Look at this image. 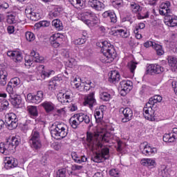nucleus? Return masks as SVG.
Segmentation results:
<instances>
[{"mask_svg": "<svg viewBox=\"0 0 177 177\" xmlns=\"http://www.w3.org/2000/svg\"><path fill=\"white\" fill-rule=\"evenodd\" d=\"M110 140V133H106L104 130L97 133H87L86 143L89 149L93 151L96 150L100 151L92 157L91 160L94 162H102L103 158L109 160L110 157V150L107 147H103V143H109Z\"/></svg>", "mask_w": 177, "mask_h": 177, "instance_id": "nucleus-1", "label": "nucleus"}, {"mask_svg": "<svg viewBox=\"0 0 177 177\" xmlns=\"http://www.w3.org/2000/svg\"><path fill=\"white\" fill-rule=\"evenodd\" d=\"M101 52L102 55L100 60L102 63H111L115 59V50L111 44L107 41L101 43Z\"/></svg>", "mask_w": 177, "mask_h": 177, "instance_id": "nucleus-2", "label": "nucleus"}, {"mask_svg": "<svg viewBox=\"0 0 177 177\" xmlns=\"http://www.w3.org/2000/svg\"><path fill=\"white\" fill-rule=\"evenodd\" d=\"M50 133L53 138L63 139L68 135V127L64 123L55 122L50 127Z\"/></svg>", "mask_w": 177, "mask_h": 177, "instance_id": "nucleus-3", "label": "nucleus"}, {"mask_svg": "<svg viewBox=\"0 0 177 177\" xmlns=\"http://www.w3.org/2000/svg\"><path fill=\"white\" fill-rule=\"evenodd\" d=\"M81 20L88 27H93L99 23V17L91 10L84 11L81 13Z\"/></svg>", "mask_w": 177, "mask_h": 177, "instance_id": "nucleus-4", "label": "nucleus"}, {"mask_svg": "<svg viewBox=\"0 0 177 177\" xmlns=\"http://www.w3.org/2000/svg\"><path fill=\"white\" fill-rule=\"evenodd\" d=\"M6 125L10 131H13L17 128L19 125L17 116L13 113H8L6 115Z\"/></svg>", "mask_w": 177, "mask_h": 177, "instance_id": "nucleus-5", "label": "nucleus"}, {"mask_svg": "<svg viewBox=\"0 0 177 177\" xmlns=\"http://www.w3.org/2000/svg\"><path fill=\"white\" fill-rule=\"evenodd\" d=\"M29 142L31 147L35 149V150H38L42 147L39 132L36 129L32 131Z\"/></svg>", "mask_w": 177, "mask_h": 177, "instance_id": "nucleus-6", "label": "nucleus"}, {"mask_svg": "<svg viewBox=\"0 0 177 177\" xmlns=\"http://www.w3.org/2000/svg\"><path fill=\"white\" fill-rule=\"evenodd\" d=\"M140 150L145 156H153L157 153V148L151 147L147 142L140 145Z\"/></svg>", "mask_w": 177, "mask_h": 177, "instance_id": "nucleus-7", "label": "nucleus"}, {"mask_svg": "<svg viewBox=\"0 0 177 177\" xmlns=\"http://www.w3.org/2000/svg\"><path fill=\"white\" fill-rule=\"evenodd\" d=\"M154 106L153 105H150V104L147 103L143 109V115L145 120H148L149 121H155L156 115L154 114Z\"/></svg>", "mask_w": 177, "mask_h": 177, "instance_id": "nucleus-8", "label": "nucleus"}, {"mask_svg": "<svg viewBox=\"0 0 177 177\" xmlns=\"http://www.w3.org/2000/svg\"><path fill=\"white\" fill-rule=\"evenodd\" d=\"M132 85L133 83L131 82V80H124L120 82V93L122 96H125L127 93H129V92H131V90L132 89Z\"/></svg>", "mask_w": 177, "mask_h": 177, "instance_id": "nucleus-9", "label": "nucleus"}, {"mask_svg": "<svg viewBox=\"0 0 177 177\" xmlns=\"http://www.w3.org/2000/svg\"><path fill=\"white\" fill-rule=\"evenodd\" d=\"M120 114H123L124 118L122 119V122H128L132 120L133 117V111L131 108H120L119 110Z\"/></svg>", "mask_w": 177, "mask_h": 177, "instance_id": "nucleus-10", "label": "nucleus"}, {"mask_svg": "<svg viewBox=\"0 0 177 177\" xmlns=\"http://www.w3.org/2000/svg\"><path fill=\"white\" fill-rule=\"evenodd\" d=\"M177 139V128H173L171 132L163 136V141L166 143H174Z\"/></svg>", "mask_w": 177, "mask_h": 177, "instance_id": "nucleus-11", "label": "nucleus"}, {"mask_svg": "<svg viewBox=\"0 0 177 177\" xmlns=\"http://www.w3.org/2000/svg\"><path fill=\"white\" fill-rule=\"evenodd\" d=\"M171 3L169 1H166L165 3H162L159 8V13L162 16H169L170 15H172V12H171Z\"/></svg>", "mask_w": 177, "mask_h": 177, "instance_id": "nucleus-12", "label": "nucleus"}, {"mask_svg": "<svg viewBox=\"0 0 177 177\" xmlns=\"http://www.w3.org/2000/svg\"><path fill=\"white\" fill-rule=\"evenodd\" d=\"M164 67L157 64H151L147 68L148 74H161L164 73Z\"/></svg>", "mask_w": 177, "mask_h": 177, "instance_id": "nucleus-13", "label": "nucleus"}, {"mask_svg": "<svg viewBox=\"0 0 177 177\" xmlns=\"http://www.w3.org/2000/svg\"><path fill=\"white\" fill-rule=\"evenodd\" d=\"M4 164V168L6 169H12V168H16L19 165V161L13 157H6Z\"/></svg>", "mask_w": 177, "mask_h": 177, "instance_id": "nucleus-14", "label": "nucleus"}, {"mask_svg": "<svg viewBox=\"0 0 177 177\" xmlns=\"http://www.w3.org/2000/svg\"><path fill=\"white\" fill-rule=\"evenodd\" d=\"M84 106H88L90 109H92L94 106L97 104L96 102V99H95V93H91L84 97V101L83 102Z\"/></svg>", "mask_w": 177, "mask_h": 177, "instance_id": "nucleus-15", "label": "nucleus"}, {"mask_svg": "<svg viewBox=\"0 0 177 177\" xmlns=\"http://www.w3.org/2000/svg\"><path fill=\"white\" fill-rule=\"evenodd\" d=\"M88 6L94 9V10H97V12H100L104 9V4L98 0H89L88 3Z\"/></svg>", "mask_w": 177, "mask_h": 177, "instance_id": "nucleus-16", "label": "nucleus"}, {"mask_svg": "<svg viewBox=\"0 0 177 177\" xmlns=\"http://www.w3.org/2000/svg\"><path fill=\"white\" fill-rule=\"evenodd\" d=\"M165 24L168 27H176L177 26V17L170 14L165 17Z\"/></svg>", "mask_w": 177, "mask_h": 177, "instance_id": "nucleus-17", "label": "nucleus"}, {"mask_svg": "<svg viewBox=\"0 0 177 177\" xmlns=\"http://www.w3.org/2000/svg\"><path fill=\"white\" fill-rule=\"evenodd\" d=\"M62 37H60V34L59 33L54 34L50 37V44L53 48H59L60 44H62Z\"/></svg>", "mask_w": 177, "mask_h": 177, "instance_id": "nucleus-18", "label": "nucleus"}, {"mask_svg": "<svg viewBox=\"0 0 177 177\" xmlns=\"http://www.w3.org/2000/svg\"><path fill=\"white\" fill-rule=\"evenodd\" d=\"M62 80V75H58L57 76L53 77L48 84V89L50 91H55L57 86V82H60Z\"/></svg>", "mask_w": 177, "mask_h": 177, "instance_id": "nucleus-19", "label": "nucleus"}, {"mask_svg": "<svg viewBox=\"0 0 177 177\" xmlns=\"http://www.w3.org/2000/svg\"><path fill=\"white\" fill-rule=\"evenodd\" d=\"M25 13L26 16H28V17H30V20H32V21H37L39 20V19H41L39 13L35 12L28 8L25 10Z\"/></svg>", "mask_w": 177, "mask_h": 177, "instance_id": "nucleus-20", "label": "nucleus"}, {"mask_svg": "<svg viewBox=\"0 0 177 177\" xmlns=\"http://www.w3.org/2000/svg\"><path fill=\"white\" fill-rule=\"evenodd\" d=\"M7 56L12 57L14 62H21L23 60V55H21L20 51H8Z\"/></svg>", "mask_w": 177, "mask_h": 177, "instance_id": "nucleus-21", "label": "nucleus"}, {"mask_svg": "<svg viewBox=\"0 0 177 177\" xmlns=\"http://www.w3.org/2000/svg\"><path fill=\"white\" fill-rule=\"evenodd\" d=\"M57 100L59 101L60 103H70L71 100V95H68L66 93L59 92L57 95Z\"/></svg>", "mask_w": 177, "mask_h": 177, "instance_id": "nucleus-22", "label": "nucleus"}, {"mask_svg": "<svg viewBox=\"0 0 177 177\" xmlns=\"http://www.w3.org/2000/svg\"><path fill=\"white\" fill-rule=\"evenodd\" d=\"M69 122L73 128V129H77V127H80V124H81V120L80 119V116L78 113H76L73 115L69 120Z\"/></svg>", "mask_w": 177, "mask_h": 177, "instance_id": "nucleus-23", "label": "nucleus"}, {"mask_svg": "<svg viewBox=\"0 0 177 177\" xmlns=\"http://www.w3.org/2000/svg\"><path fill=\"white\" fill-rule=\"evenodd\" d=\"M141 165L144 167H148V168H154L157 163L156 160L153 158H143L140 161Z\"/></svg>", "mask_w": 177, "mask_h": 177, "instance_id": "nucleus-24", "label": "nucleus"}, {"mask_svg": "<svg viewBox=\"0 0 177 177\" xmlns=\"http://www.w3.org/2000/svg\"><path fill=\"white\" fill-rule=\"evenodd\" d=\"M167 60L171 71L177 73V58L174 56H169Z\"/></svg>", "mask_w": 177, "mask_h": 177, "instance_id": "nucleus-25", "label": "nucleus"}, {"mask_svg": "<svg viewBox=\"0 0 177 177\" xmlns=\"http://www.w3.org/2000/svg\"><path fill=\"white\" fill-rule=\"evenodd\" d=\"M104 111L103 106H100L99 109H95L94 113V117L95 118L96 122H101L103 120Z\"/></svg>", "mask_w": 177, "mask_h": 177, "instance_id": "nucleus-26", "label": "nucleus"}, {"mask_svg": "<svg viewBox=\"0 0 177 177\" xmlns=\"http://www.w3.org/2000/svg\"><path fill=\"white\" fill-rule=\"evenodd\" d=\"M8 82V71L5 69L0 71V85L1 86H5Z\"/></svg>", "mask_w": 177, "mask_h": 177, "instance_id": "nucleus-27", "label": "nucleus"}, {"mask_svg": "<svg viewBox=\"0 0 177 177\" xmlns=\"http://www.w3.org/2000/svg\"><path fill=\"white\" fill-rule=\"evenodd\" d=\"M120 73L117 71H112L109 74V82L112 84H115L120 81Z\"/></svg>", "mask_w": 177, "mask_h": 177, "instance_id": "nucleus-28", "label": "nucleus"}, {"mask_svg": "<svg viewBox=\"0 0 177 177\" xmlns=\"http://www.w3.org/2000/svg\"><path fill=\"white\" fill-rule=\"evenodd\" d=\"M41 107H43L46 113H50L55 110V104L52 102L46 101L41 104Z\"/></svg>", "mask_w": 177, "mask_h": 177, "instance_id": "nucleus-29", "label": "nucleus"}, {"mask_svg": "<svg viewBox=\"0 0 177 177\" xmlns=\"http://www.w3.org/2000/svg\"><path fill=\"white\" fill-rule=\"evenodd\" d=\"M162 101V97L160 95H156L153 97H151L147 102L148 104L153 106V107L156 106V103H161Z\"/></svg>", "mask_w": 177, "mask_h": 177, "instance_id": "nucleus-30", "label": "nucleus"}, {"mask_svg": "<svg viewBox=\"0 0 177 177\" xmlns=\"http://www.w3.org/2000/svg\"><path fill=\"white\" fill-rule=\"evenodd\" d=\"M10 102L15 107H19L20 104H21V100L20 99V97L19 95H17L16 94H14L13 95L10 96Z\"/></svg>", "mask_w": 177, "mask_h": 177, "instance_id": "nucleus-31", "label": "nucleus"}, {"mask_svg": "<svg viewBox=\"0 0 177 177\" xmlns=\"http://www.w3.org/2000/svg\"><path fill=\"white\" fill-rule=\"evenodd\" d=\"M30 56L33 57V60L36 63H42L44 60V57L39 56V53H37L35 50H32L30 53Z\"/></svg>", "mask_w": 177, "mask_h": 177, "instance_id": "nucleus-32", "label": "nucleus"}, {"mask_svg": "<svg viewBox=\"0 0 177 177\" xmlns=\"http://www.w3.org/2000/svg\"><path fill=\"white\" fill-rule=\"evenodd\" d=\"M77 114L80 119V122H84L85 124H89L91 122V117L88 114L84 113H79Z\"/></svg>", "mask_w": 177, "mask_h": 177, "instance_id": "nucleus-33", "label": "nucleus"}, {"mask_svg": "<svg viewBox=\"0 0 177 177\" xmlns=\"http://www.w3.org/2000/svg\"><path fill=\"white\" fill-rule=\"evenodd\" d=\"M114 35H120L122 38H128L129 37V32L124 29H118L115 30Z\"/></svg>", "mask_w": 177, "mask_h": 177, "instance_id": "nucleus-34", "label": "nucleus"}, {"mask_svg": "<svg viewBox=\"0 0 177 177\" xmlns=\"http://www.w3.org/2000/svg\"><path fill=\"white\" fill-rule=\"evenodd\" d=\"M85 1L86 0H69V2L75 8H82V6H85Z\"/></svg>", "mask_w": 177, "mask_h": 177, "instance_id": "nucleus-35", "label": "nucleus"}, {"mask_svg": "<svg viewBox=\"0 0 177 177\" xmlns=\"http://www.w3.org/2000/svg\"><path fill=\"white\" fill-rule=\"evenodd\" d=\"M63 12V8H55L53 11H51L49 13V16L50 19H53V17H58L59 15H62Z\"/></svg>", "mask_w": 177, "mask_h": 177, "instance_id": "nucleus-36", "label": "nucleus"}, {"mask_svg": "<svg viewBox=\"0 0 177 177\" xmlns=\"http://www.w3.org/2000/svg\"><path fill=\"white\" fill-rule=\"evenodd\" d=\"M41 100H44V91H39L37 95H34V103L38 104V103H41Z\"/></svg>", "mask_w": 177, "mask_h": 177, "instance_id": "nucleus-37", "label": "nucleus"}, {"mask_svg": "<svg viewBox=\"0 0 177 177\" xmlns=\"http://www.w3.org/2000/svg\"><path fill=\"white\" fill-rule=\"evenodd\" d=\"M27 111L31 117H38V109L37 106H27Z\"/></svg>", "mask_w": 177, "mask_h": 177, "instance_id": "nucleus-38", "label": "nucleus"}, {"mask_svg": "<svg viewBox=\"0 0 177 177\" xmlns=\"http://www.w3.org/2000/svg\"><path fill=\"white\" fill-rule=\"evenodd\" d=\"M52 26H53L57 31H62L63 30V24L59 19H54L52 21Z\"/></svg>", "mask_w": 177, "mask_h": 177, "instance_id": "nucleus-39", "label": "nucleus"}, {"mask_svg": "<svg viewBox=\"0 0 177 177\" xmlns=\"http://www.w3.org/2000/svg\"><path fill=\"white\" fill-rule=\"evenodd\" d=\"M7 154H13L16 150V147L12 145L10 142L6 143Z\"/></svg>", "mask_w": 177, "mask_h": 177, "instance_id": "nucleus-40", "label": "nucleus"}, {"mask_svg": "<svg viewBox=\"0 0 177 177\" xmlns=\"http://www.w3.org/2000/svg\"><path fill=\"white\" fill-rule=\"evenodd\" d=\"M100 98L103 102H109L111 99V95L107 92H101L100 93Z\"/></svg>", "mask_w": 177, "mask_h": 177, "instance_id": "nucleus-41", "label": "nucleus"}, {"mask_svg": "<svg viewBox=\"0 0 177 177\" xmlns=\"http://www.w3.org/2000/svg\"><path fill=\"white\" fill-rule=\"evenodd\" d=\"M153 49L156 51V54L158 56H162L164 55V49H162V46L156 43L153 46Z\"/></svg>", "mask_w": 177, "mask_h": 177, "instance_id": "nucleus-42", "label": "nucleus"}, {"mask_svg": "<svg viewBox=\"0 0 177 177\" xmlns=\"http://www.w3.org/2000/svg\"><path fill=\"white\" fill-rule=\"evenodd\" d=\"M71 84L73 88H80V86H81V78L80 77L73 78L71 80Z\"/></svg>", "mask_w": 177, "mask_h": 177, "instance_id": "nucleus-43", "label": "nucleus"}, {"mask_svg": "<svg viewBox=\"0 0 177 177\" xmlns=\"http://www.w3.org/2000/svg\"><path fill=\"white\" fill-rule=\"evenodd\" d=\"M9 83L13 86V88H16V86H19V85H20L21 81L19 77H14L10 80Z\"/></svg>", "mask_w": 177, "mask_h": 177, "instance_id": "nucleus-44", "label": "nucleus"}, {"mask_svg": "<svg viewBox=\"0 0 177 177\" xmlns=\"http://www.w3.org/2000/svg\"><path fill=\"white\" fill-rule=\"evenodd\" d=\"M50 26V21H41L35 24V27L37 28H41V27H49Z\"/></svg>", "mask_w": 177, "mask_h": 177, "instance_id": "nucleus-45", "label": "nucleus"}, {"mask_svg": "<svg viewBox=\"0 0 177 177\" xmlns=\"http://www.w3.org/2000/svg\"><path fill=\"white\" fill-rule=\"evenodd\" d=\"M15 87H13V85H12L10 82H8L7 87H6V91L8 93H9L10 97L12 96L13 95H16L15 93Z\"/></svg>", "mask_w": 177, "mask_h": 177, "instance_id": "nucleus-46", "label": "nucleus"}, {"mask_svg": "<svg viewBox=\"0 0 177 177\" xmlns=\"http://www.w3.org/2000/svg\"><path fill=\"white\" fill-rule=\"evenodd\" d=\"M131 8L134 13H139L140 10H142V7H140V6L136 4V3H132L131 4Z\"/></svg>", "mask_w": 177, "mask_h": 177, "instance_id": "nucleus-47", "label": "nucleus"}, {"mask_svg": "<svg viewBox=\"0 0 177 177\" xmlns=\"http://www.w3.org/2000/svg\"><path fill=\"white\" fill-rule=\"evenodd\" d=\"M0 103L1 110H6V109L9 107V102H8L5 98L0 100Z\"/></svg>", "mask_w": 177, "mask_h": 177, "instance_id": "nucleus-48", "label": "nucleus"}, {"mask_svg": "<svg viewBox=\"0 0 177 177\" xmlns=\"http://www.w3.org/2000/svg\"><path fill=\"white\" fill-rule=\"evenodd\" d=\"M147 17H149V14L147 13V11L146 10H140L138 12V19H139L140 20H141L142 19H147Z\"/></svg>", "mask_w": 177, "mask_h": 177, "instance_id": "nucleus-49", "label": "nucleus"}, {"mask_svg": "<svg viewBox=\"0 0 177 177\" xmlns=\"http://www.w3.org/2000/svg\"><path fill=\"white\" fill-rule=\"evenodd\" d=\"M7 23L8 24H15L16 23V17L15 15L10 14L7 16Z\"/></svg>", "mask_w": 177, "mask_h": 177, "instance_id": "nucleus-50", "label": "nucleus"}, {"mask_svg": "<svg viewBox=\"0 0 177 177\" xmlns=\"http://www.w3.org/2000/svg\"><path fill=\"white\" fill-rule=\"evenodd\" d=\"M26 39L29 42H31V41H34V39H35V35H34V33H32L31 32H26Z\"/></svg>", "mask_w": 177, "mask_h": 177, "instance_id": "nucleus-51", "label": "nucleus"}, {"mask_svg": "<svg viewBox=\"0 0 177 177\" xmlns=\"http://www.w3.org/2000/svg\"><path fill=\"white\" fill-rule=\"evenodd\" d=\"M112 6L113 8L118 9V8H122V0H113L112 1Z\"/></svg>", "mask_w": 177, "mask_h": 177, "instance_id": "nucleus-52", "label": "nucleus"}, {"mask_svg": "<svg viewBox=\"0 0 177 177\" xmlns=\"http://www.w3.org/2000/svg\"><path fill=\"white\" fill-rule=\"evenodd\" d=\"M15 147H17L20 145V140L16 137H12L10 142H9Z\"/></svg>", "mask_w": 177, "mask_h": 177, "instance_id": "nucleus-53", "label": "nucleus"}, {"mask_svg": "<svg viewBox=\"0 0 177 177\" xmlns=\"http://www.w3.org/2000/svg\"><path fill=\"white\" fill-rule=\"evenodd\" d=\"M136 63L132 61L128 64L129 69L130 70L131 73H132V74H133V73H135V70H136Z\"/></svg>", "mask_w": 177, "mask_h": 177, "instance_id": "nucleus-54", "label": "nucleus"}, {"mask_svg": "<svg viewBox=\"0 0 177 177\" xmlns=\"http://www.w3.org/2000/svg\"><path fill=\"white\" fill-rule=\"evenodd\" d=\"M52 74H55V71H43V73H41V77L42 78H44V80H45L46 78H48L49 77H50V75H52Z\"/></svg>", "mask_w": 177, "mask_h": 177, "instance_id": "nucleus-55", "label": "nucleus"}, {"mask_svg": "<svg viewBox=\"0 0 177 177\" xmlns=\"http://www.w3.org/2000/svg\"><path fill=\"white\" fill-rule=\"evenodd\" d=\"M71 157L75 162H77V164H81V160H80L81 157H80L78 154H77V153L72 152Z\"/></svg>", "mask_w": 177, "mask_h": 177, "instance_id": "nucleus-56", "label": "nucleus"}, {"mask_svg": "<svg viewBox=\"0 0 177 177\" xmlns=\"http://www.w3.org/2000/svg\"><path fill=\"white\" fill-rule=\"evenodd\" d=\"M84 42H86V38H78L73 41V43L75 45H82Z\"/></svg>", "mask_w": 177, "mask_h": 177, "instance_id": "nucleus-57", "label": "nucleus"}, {"mask_svg": "<svg viewBox=\"0 0 177 177\" xmlns=\"http://www.w3.org/2000/svg\"><path fill=\"white\" fill-rule=\"evenodd\" d=\"M56 177H67L66 169H61L57 171Z\"/></svg>", "mask_w": 177, "mask_h": 177, "instance_id": "nucleus-58", "label": "nucleus"}, {"mask_svg": "<svg viewBox=\"0 0 177 177\" xmlns=\"http://www.w3.org/2000/svg\"><path fill=\"white\" fill-rule=\"evenodd\" d=\"M109 174L113 177L120 176V171L117 169H112L109 171Z\"/></svg>", "mask_w": 177, "mask_h": 177, "instance_id": "nucleus-59", "label": "nucleus"}, {"mask_svg": "<svg viewBox=\"0 0 177 177\" xmlns=\"http://www.w3.org/2000/svg\"><path fill=\"white\" fill-rule=\"evenodd\" d=\"M109 18L111 19V23H117V15H115V12L111 11V13L109 14Z\"/></svg>", "mask_w": 177, "mask_h": 177, "instance_id": "nucleus-60", "label": "nucleus"}, {"mask_svg": "<svg viewBox=\"0 0 177 177\" xmlns=\"http://www.w3.org/2000/svg\"><path fill=\"white\" fill-rule=\"evenodd\" d=\"M6 144H4L3 142L0 143V153H2V154H8V152L6 151Z\"/></svg>", "mask_w": 177, "mask_h": 177, "instance_id": "nucleus-61", "label": "nucleus"}, {"mask_svg": "<svg viewBox=\"0 0 177 177\" xmlns=\"http://www.w3.org/2000/svg\"><path fill=\"white\" fill-rule=\"evenodd\" d=\"M160 174L162 177L168 176V169H167V167H165V166L161 167Z\"/></svg>", "mask_w": 177, "mask_h": 177, "instance_id": "nucleus-62", "label": "nucleus"}, {"mask_svg": "<svg viewBox=\"0 0 177 177\" xmlns=\"http://www.w3.org/2000/svg\"><path fill=\"white\" fill-rule=\"evenodd\" d=\"M154 45H156V42L151 41H148L144 43L145 48H150V46H152V48H154Z\"/></svg>", "mask_w": 177, "mask_h": 177, "instance_id": "nucleus-63", "label": "nucleus"}, {"mask_svg": "<svg viewBox=\"0 0 177 177\" xmlns=\"http://www.w3.org/2000/svg\"><path fill=\"white\" fill-rule=\"evenodd\" d=\"M134 34L136 35V38L137 39H140L142 38V35L140 33H139V28H135Z\"/></svg>", "mask_w": 177, "mask_h": 177, "instance_id": "nucleus-64", "label": "nucleus"}]
</instances>
